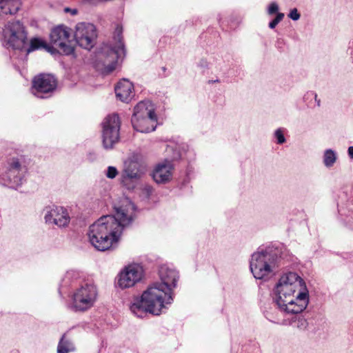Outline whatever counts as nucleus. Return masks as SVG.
<instances>
[{"label":"nucleus","mask_w":353,"mask_h":353,"mask_svg":"<svg viewBox=\"0 0 353 353\" xmlns=\"http://www.w3.org/2000/svg\"><path fill=\"white\" fill-rule=\"evenodd\" d=\"M135 205L128 202L115 208L114 215L103 216L92 223L88 232L89 241L97 250H108L117 243L125 227L134 219Z\"/></svg>","instance_id":"nucleus-1"},{"label":"nucleus","mask_w":353,"mask_h":353,"mask_svg":"<svg viewBox=\"0 0 353 353\" xmlns=\"http://www.w3.org/2000/svg\"><path fill=\"white\" fill-rule=\"evenodd\" d=\"M161 283L150 286L140 298H135L130 305V310L138 317L146 313L159 315L165 304L172 301V291L176 288L179 273L174 269L163 265L159 270Z\"/></svg>","instance_id":"nucleus-2"},{"label":"nucleus","mask_w":353,"mask_h":353,"mask_svg":"<svg viewBox=\"0 0 353 353\" xmlns=\"http://www.w3.org/2000/svg\"><path fill=\"white\" fill-rule=\"evenodd\" d=\"M274 290L278 307L288 314L301 313L309 303V292L305 283L295 272L283 274Z\"/></svg>","instance_id":"nucleus-3"},{"label":"nucleus","mask_w":353,"mask_h":353,"mask_svg":"<svg viewBox=\"0 0 353 353\" xmlns=\"http://www.w3.org/2000/svg\"><path fill=\"white\" fill-rule=\"evenodd\" d=\"M285 251L283 245H271L254 252L250 261V268L254 277L263 279L272 274L279 267Z\"/></svg>","instance_id":"nucleus-4"},{"label":"nucleus","mask_w":353,"mask_h":353,"mask_svg":"<svg viewBox=\"0 0 353 353\" xmlns=\"http://www.w3.org/2000/svg\"><path fill=\"white\" fill-rule=\"evenodd\" d=\"M122 27L117 26L114 39L117 43L115 47L105 45L97 54V61L103 67L104 71L110 73L115 70L117 63L121 55H125V46L122 42Z\"/></svg>","instance_id":"nucleus-5"},{"label":"nucleus","mask_w":353,"mask_h":353,"mask_svg":"<svg viewBox=\"0 0 353 353\" xmlns=\"http://www.w3.org/2000/svg\"><path fill=\"white\" fill-rule=\"evenodd\" d=\"M131 122L137 132L148 133L155 130L157 116L150 101H142L134 107Z\"/></svg>","instance_id":"nucleus-6"},{"label":"nucleus","mask_w":353,"mask_h":353,"mask_svg":"<svg viewBox=\"0 0 353 353\" xmlns=\"http://www.w3.org/2000/svg\"><path fill=\"white\" fill-rule=\"evenodd\" d=\"M146 171V166L139 154H132L124 162L121 174V183L128 190H132Z\"/></svg>","instance_id":"nucleus-7"},{"label":"nucleus","mask_w":353,"mask_h":353,"mask_svg":"<svg viewBox=\"0 0 353 353\" xmlns=\"http://www.w3.org/2000/svg\"><path fill=\"white\" fill-rule=\"evenodd\" d=\"M27 167L21 157L9 159L1 177L2 181L10 187L17 188L25 181Z\"/></svg>","instance_id":"nucleus-8"},{"label":"nucleus","mask_w":353,"mask_h":353,"mask_svg":"<svg viewBox=\"0 0 353 353\" xmlns=\"http://www.w3.org/2000/svg\"><path fill=\"white\" fill-rule=\"evenodd\" d=\"M3 37L7 48L21 50L27 43L28 34L23 23L15 21L5 26Z\"/></svg>","instance_id":"nucleus-9"},{"label":"nucleus","mask_w":353,"mask_h":353,"mask_svg":"<svg viewBox=\"0 0 353 353\" xmlns=\"http://www.w3.org/2000/svg\"><path fill=\"white\" fill-rule=\"evenodd\" d=\"M121 121L118 114L108 116L103 122L102 141L105 149H112L119 141Z\"/></svg>","instance_id":"nucleus-10"},{"label":"nucleus","mask_w":353,"mask_h":353,"mask_svg":"<svg viewBox=\"0 0 353 353\" xmlns=\"http://www.w3.org/2000/svg\"><path fill=\"white\" fill-rule=\"evenodd\" d=\"M97 298L96 286L92 284H85L74 293L72 305L76 310L85 311L94 305Z\"/></svg>","instance_id":"nucleus-11"},{"label":"nucleus","mask_w":353,"mask_h":353,"mask_svg":"<svg viewBox=\"0 0 353 353\" xmlns=\"http://www.w3.org/2000/svg\"><path fill=\"white\" fill-rule=\"evenodd\" d=\"M70 29L65 26L59 25L54 28L50 32L51 43L59 48L61 53L70 55L74 53V48L70 44Z\"/></svg>","instance_id":"nucleus-12"},{"label":"nucleus","mask_w":353,"mask_h":353,"mask_svg":"<svg viewBox=\"0 0 353 353\" xmlns=\"http://www.w3.org/2000/svg\"><path fill=\"white\" fill-rule=\"evenodd\" d=\"M74 36L80 47L90 50L94 47L97 38L95 26L92 23H79L76 26Z\"/></svg>","instance_id":"nucleus-13"},{"label":"nucleus","mask_w":353,"mask_h":353,"mask_svg":"<svg viewBox=\"0 0 353 353\" xmlns=\"http://www.w3.org/2000/svg\"><path fill=\"white\" fill-rule=\"evenodd\" d=\"M57 88V81L51 74H41L35 77L32 81V92L39 98H47L49 93Z\"/></svg>","instance_id":"nucleus-14"},{"label":"nucleus","mask_w":353,"mask_h":353,"mask_svg":"<svg viewBox=\"0 0 353 353\" xmlns=\"http://www.w3.org/2000/svg\"><path fill=\"white\" fill-rule=\"evenodd\" d=\"M44 219L46 223L66 227L70 221L68 210L61 206H49L45 209Z\"/></svg>","instance_id":"nucleus-15"},{"label":"nucleus","mask_w":353,"mask_h":353,"mask_svg":"<svg viewBox=\"0 0 353 353\" xmlns=\"http://www.w3.org/2000/svg\"><path fill=\"white\" fill-rule=\"evenodd\" d=\"M143 274L141 266L137 264L130 265L120 273L118 284L121 288L132 287L141 281Z\"/></svg>","instance_id":"nucleus-16"},{"label":"nucleus","mask_w":353,"mask_h":353,"mask_svg":"<svg viewBox=\"0 0 353 353\" xmlns=\"http://www.w3.org/2000/svg\"><path fill=\"white\" fill-rule=\"evenodd\" d=\"M173 165L169 161L157 165L152 172V178L157 183L168 182L172 174Z\"/></svg>","instance_id":"nucleus-17"},{"label":"nucleus","mask_w":353,"mask_h":353,"mask_svg":"<svg viewBox=\"0 0 353 353\" xmlns=\"http://www.w3.org/2000/svg\"><path fill=\"white\" fill-rule=\"evenodd\" d=\"M133 84L128 79H123L120 81L115 87V93L123 102L130 101L132 97Z\"/></svg>","instance_id":"nucleus-18"},{"label":"nucleus","mask_w":353,"mask_h":353,"mask_svg":"<svg viewBox=\"0 0 353 353\" xmlns=\"http://www.w3.org/2000/svg\"><path fill=\"white\" fill-rule=\"evenodd\" d=\"M45 49L46 51L53 54L55 51V49L53 46H50L48 45L43 40L41 39L34 37L32 38L30 41V46L26 50L27 53H30L31 52L35 51L39 49Z\"/></svg>","instance_id":"nucleus-19"},{"label":"nucleus","mask_w":353,"mask_h":353,"mask_svg":"<svg viewBox=\"0 0 353 353\" xmlns=\"http://www.w3.org/2000/svg\"><path fill=\"white\" fill-rule=\"evenodd\" d=\"M19 10L18 6L14 5L10 0H1L0 2V17L3 14H15Z\"/></svg>","instance_id":"nucleus-20"},{"label":"nucleus","mask_w":353,"mask_h":353,"mask_svg":"<svg viewBox=\"0 0 353 353\" xmlns=\"http://www.w3.org/2000/svg\"><path fill=\"white\" fill-rule=\"evenodd\" d=\"M74 350V344L65 338V334H63L59 342L57 353H68Z\"/></svg>","instance_id":"nucleus-21"},{"label":"nucleus","mask_w":353,"mask_h":353,"mask_svg":"<svg viewBox=\"0 0 353 353\" xmlns=\"http://www.w3.org/2000/svg\"><path fill=\"white\" fill-rule=\"evenodd\" d=\"M337 159L336 152L332 149H327L324 152L323 163L327 168L332 167Z\"/></svg>","instance_id":"nucleus-22"},{"label":"nucleus","mask_w":353,"mask_h":353,"mask_svg":"<svg viewBox=\"0 0 353 353\" xmlns=\"http://www.w3.org/2000/svg\"><path fill=\"white\" fill-rule=\"evenodd\" d=\"M284 17L283 13H278L276 17L269 23V28L274 29Z\"/></svg>","instance_id":"nucleus-23"},{"label":"nucleus","mask_w":353,"mask_h":353,"mask_svg":"<svg viewBox=\"0 0 353 353\" xmlns=\"http://www.w3.org/2000/svg\"><path fill=\"white\" fill-rule=\"evenodd\" d=\"M118 174L117 169L114 166H108L107 169V172L105 173V176L108 179H114Z\"/></svg>","instance_id":"nucleus-24"},{"label":"nucleus","mask_w":353,"mask_h":353,"mask_svg":"<svg viewBox=\"0 0 353 353\" xmlns=\"http://www.w3.org/2000/svg\"><path fill=\"white\" fill-rule=\"evenodd\" d=\"M274 136L277 139V143L282 144L285 142V138L281 129H277L274 132Z\"/></svg>","instance_id":"nucleus-25"},{"label":"nucleus","mask_w":353,"mask_h":353,"mask_svg":"<svg viewBox=\"0 0 353 353\" xmlns=\"http://www.w3.org/2000/svg\"><path fill=\"white\" fill-rule=\"evenodd\" d=\"M288 17L294 21H297L300 18V14L298 12L296 8H294L290 11Z\"/></svg>","instance_id":"nucleus-26"},{"label":"nucleus","mask_w":353,"mask_h":353,"mask_svg":"<svg viewBox=\"0 0 353 353\" xmlns=\"http://www.w3.org/2000/svg\"><path fill=\"white\" fill-rule=\"evenodd\" d=\"M279 10V6L276 3H272L268 8V14H273L276 13Z\"/></svg>","instance_id":"nucleus-27"},{"label":"nucleus","mask_w":353,"mask_h":353,"mask_svg":"<svg viewBox=\"0 0 353 353\" xmlns=\"http://www.w3.org/2000/svg\"><path fill=\"white\" fill-rule=\"evenodd\" d=\"M65 12H70L72 15H75L77 14V10L76 9H71L70 8H65L64 9Z\"/></svg>","instance_id":"nucleus-28"},{"label":"nucleus","mask_w":353,"mask_h":353,"mask_svg":"<svg viewBox=\"0 0 353 353\" xmlns=\"http://www.w3.org/2000/svg\"><path fill=\"white\" fill-rule=\"evenodd\" d=\"M348 155L350 159H353V146H350L348 148Z\"/></svg>","instance_id":"nucleus-29"},{"label":"nucleus","mask_w":353,"mask_h":353,"mask_svg":"<svg viewBox=\"0 0 353 353\" xmlns=\"http://www.w3.org/2000/svg\"><path fill=\"white\" fill-rule=\"evenodd\" d=\"M96 154L94 153H90L89 154V159L91 160V161H94L96 159Z\"/></svg>","instance_id":"nucleus-30"},{"label":"nucleus","mask_w":353,"mask_h":353,"mask_svg":"<svg viewBox=\"0 0 353 353\" xmlns=\"http://www.w3.org/2000/svg\"><path fill=\"white\" fill-rule=\"evenodd\" d=\"M316 102H317L318 105H320V101H319V100H316Z\"/></svg>","instance_id":"nucleus-31"}]
</instances>
